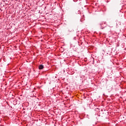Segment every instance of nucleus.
Wrapping results in <instances>:
<instances>
[{
    "label": "nucleus",
    "mask_w": 126,
    "mask_h": 126,
    "mask_svg": "<svg viewBox=\"0 0 126 126\" xmlns=\"http://www.w3.org/2000/svg\"><path fill=\"white\" fill-rule=\"evenodd\" d=\"M38 68L39 69H43V68H44V65H43L42 64L39 65L38 66Z\"/></svg>",
    "instance_id": "f257e3e1"
}]
</instances>
